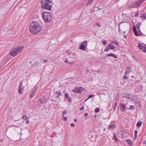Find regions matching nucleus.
<instances>
[{
	"label": "nucleus",
	"mask_w": 146,
	"mask_h": 146,
	"mask_svg": "<svg viewBox=\"0 0 146 146\" xmlns=\"http://www.w3.org/2000/svg\"><path fill=\"white\" fill-rule=\"evenodd\" d=\"M42 27L36 21H33L31 23V26L29 27V30L31 32L35 35L41 31Z\"/></svg>",
	"instance_id": "nucleus-1"
},
{
	"label": "nucleus",
	"mask_w": 146,
	"mask_h": 146,
	"mask_svg": "<svg viewBox=\"0 0 146 146\" xmlns=\"http://www.w3.org/2000/svg\"><path fill=\"white\" fill-rule=\"evenodd\" d=\"M41 3L42 9L51 10L52 5L50 4L51 2L50 0H42Z\"/></svg>",
	"instance_id": "nucleus-2"
},
{
	"label": "nucleus",
	"mask_w": 146,
	"mask_h": 146,
	"mask_svg": "<svg viewBox=\"0 0 146 146\" xmlns=\"http://www.w3.org/2000/svg\"><path fill=\"white\" fill-rule=\"evenodd\" d=\"M42 16L44 20L46 23H48L51 21V15L50 13L44 11L42 13Z\"/></svg>",
	"instance_id": "nucleus-3"
},
{
	"label": "nucleus",
	"mask_w": 146,
	"mask_h": 146,
	"mask_svg": "<svg viewBox=\"0 0 146 146\" xmlns=\"http://www.w3.org/2000/svg\"><path fill=\"white\" fill-rule=\"evenodd\" d=\"M23 48V46L18 47L17 48H13L10 52V54L14 56L17 54L18 53L20 52Z\"/></svg>",
	"instance_id": "nucleus-4"
},
{
	"label": "nucleus",
	"mask_w": 146,
	"mask_h": 146,
	"mask_svg": "<svg viewBox=\"0 0 146 146\" xmlns=\"http://www.w3.org/2000/svg\"><path fill=\"white\" fill-rule=\"evenodd\" d=\"M145 0H138L130 6L131 8L137 7L140 6Z\"/></svg>",
	"instance_id": "nucleus-5"
},
{
	"label": "nucleus",
	"mask_w": 146,
	"mask_h": 146,
	"mask_svg": "<svg viewBox=\"0 0 146 146\" xmlns=\"http://www.w3.org/2000/svg\"><path fill=\"white\" fill-rule=\"evenodd\" d=\"M137 31L136 27L134 26L133 27V30L135 36H141L142 35V33L141 32V30L140 29H137Z\"/></svg>",
	"instance_id": "nucleus-6"
},
{
	"label": "nucleus",
	"mask_w": 146,
	"mask_h": 146,
	"mask_svg": "<svg viewBox=\"0 0 146 146\" xmlns=\"http://www.w3.org/2000/svg\"><path fill=\"white\" fill-rule=\"evenodd\" d=\"M82 88V87L78 88L75 87L74 89L72 91L75 93L80 94L82 92V90L81 89Z\"/></svg>",
	"instance_id": "nucleus-7"
},
{
	"label": "nucleus",
	"mask_w": 146,
	"mask_h": 146,
	"mask_svg": "<svg viewBox=\"0 0 146 146\" xmlns=\"http://www.w3.org/2000/svg\"><path fill=\"white\" fill-rule=\"evenodd\" d=\"M22 82L21 81L20 82L19 86L18 93L19 94H21L22 93V90H23L24 88L22 86Z\"/></svg>",
	"instance_id": "nucleus-8"
},
{
	"label": "nucleus",
	"mask_w": 146,
	"mask_h": 146,
	"mask_svg": "<svg viewBox=\"0 0 146 146\" xmlns=\"http://www.w3.org/2000/svg\"><path fill=\"white\" fill-rule=\"evenodd\" d=\"M13 137L15 138V141H17L19 140L20 137V133L18 132L13 136Z\"/></svg>",
	"instance_id": "nucleus-9"
},
{
	"label": "nucleus",
	"mask_w": 146,
	"mask_h": 146,
	"mask_svg": "<svg viewBox=\"0 0 146 146\" xmlns=\"http://www.w3.org/2000/svg\"><path fill=\"white\" fill-rule=\"evenodd\" d=\"M126 107L124 103H121V104L120 109L122 112H123L126 108Z\"/></svg>",
	"instance_id": "nucleus-10"
},
{
	"label": "nucleus",
	"mask_w": 146,
	"mask_h": 146,
	"mask_svg": "<svg viewBox=\"0 0 146 146\" xmlns=\"http://www.w3.org/2000/svg\"><path fill=\"white\" fill-rule=\"evenodd\" d=\"M37 90V89L35 88V89H34L33 90V91L32 92L30 96V98H33L34 95L35 94V92H36V91Z\"/></svg>",
	"instance_id": "nucleus-11"
},
{
	"label": "nucleus",
	"mask_w": 146,
	"mask_h": 146,
	"mask_svg": "<svg viewBox=\"0 0 146 146\" xmlns=\"http://www.w3.org/2000/svg\"><path fill=\"white\" fill-rule=\"evenodd\" d=\"M131 94H126V95L125 96V97H126L127 98L129 99L130 100H133V98L130 97Z\"/></svg>",
	"instance_id": "nucleus-12"
},
{
	"label": "nucleus",
	"mask_w": 146,
	"mask_h": 146,
	"mask_svg": "<svg viewBox=\"0 0 146 146\" xmlns=\"http://www.w3.org/2000/svg\"><path fill=\"white\" fill-rule=\"evenodd\" d=\"M80 48L82 50H85L86 49L85 46L84 44H81L80 46Z\"/></svg>",
	"instance_id": "nucleus-13"
},
{
	"label": "nucleus",
	"mask_w": 146,
	"mask_h": 146,
	"mask_svg": "<svg viewBox=\"0 0 146 146\" xmlns=\"http://www.w3.org/2000/svg\"><path fill=\"white\" fill-rule=\"evenodd\" d=\"M127 70L126 71L125 73V74L129 73L131 71L130 69V68L129 66L127 67Z\"/></svg>",
	"instance_id": "nucleus-14"
},
{
	"label": "nucleus",
	"mask_w": 146,
	"mask_h": 146,
	"mask_svg": "<svg viewBox=\"0 0 146 146\" xmlns=\"http://www.w3.org/2000/svg\"><path fill=\"white\" fill-rule=\"evenodd\" d=\"M108 46L110 48V49H114L115 48V47L113 45H111V44H110Z\"/></svg>",
	"instance_id": "nucleus-15"
},
{
	"label": "nucleus",
	"mask_w": 146,
	"mask_h": 146,
	"mask_svg": "<svg viewBox=\"0 0 146 146\" xmlns=\"http://www.w3.org/2000/svg\"><path fill=\"white\" fill-rule=\"evenodd\" d=\"M94 136L93 135H92V137H91L90 138V140L92 142H95L96 141V139L95 137H94V138H93Z\"/></svg>",
	"instance_id": "nucleus-16"
},
{
	"label": "nucleus",
	"mask_w": 146,
	"mask_h": 146,
	"mask_svg": "<svg viewBox=\"0 0 146 146\" xmlns=\"http://www.w3.org/2000/svg\"><path fill=\"white\" fill-rule=\"evenodd\" d=\"M138 47L141 50H143L144 48L145 47V46L141 45V44L139 43L138 46Z\"/></svg>",
	"instance_id": "nucleus-17"
},
{
	"label": "nucleus",
	"mask_w": 146,
	"mask_h": 146,
	"mask_svg": "<svg viewBox=\"0 0 146 146\" xmlns=\"http://www.w3.org/2000/svg\"><path fill=\"white\" fill-rule=\"evenodd\" d=\"M108 56H113L115 58H117V57L113 53H110L108 54Z\"/></svg>",
	"instance_id": "nucleus-18"
},
{
	"label": "nucleus",
	"mask_w": 146,
	"mask_h": 146,
	"mask_svg": "<svg viewBox=\"0 0 146 146\" xmlns=\"http://www.w3.org/2000/svg\"><path fill=\"white\" fill-rule=\"evenodd\" d=\"M142 122L141 121L138 122L136 125L137 127L139 128L140 127L142 124Z\"/></svg>",
	"instance_id": "nucleus-19"
},
{
	"label": "nucleus",
	"mask_w": 146,
	"mask_h": 146,
	"mask_svg": "<svg viewBox=\"0 0 146 146\" xmlns=\"http://www.w3.org/2000/svg\"><path fill=\"white\" fill-rule=\"evenodd\" d=\"M141 25V23H138L136 25V27L137 29H140V27Z\"/></svg>",
	"instance_id": "nucleus-20"
},
{
	"label": "nucleus",
	"mask_w": 146,
	"mask_h": 146,
	"mask_svg": "<svg viewBox=\"0 0 146 146\" xmlns=\"http://www.w3.org/2000/svg\"><path fill=\"white\" fill-rule=\"evenodd\" d=\"M56 93L57 94V96L56 97V98L59 97V96L61 95V92H56Z\"/></svg>",
	"instance_id": "nucleus-21"
},
{
	"label": "nucleus",
	"mask_w": 146,
	"mask_h": 146,
	"mask_svg": "<svg viewBox=\"0 0 146 146\" xmlns=\"http://www.w3.org/2000/svg\"><path fill=\"white\" fill-rule=\"evenodd\" d=\"M22 119H23V120H25L27 119V115H25L22 117Z\"/></svg>",
	"instance_id": "nucleus-22"
},
{
	"label": "nucleus",
	"mask_w": 146,
	"mask_h": 146,
	"mask_svg": "<svg viewBox=\"0 0 146 146\" xmlns=\"http://www.w3.org/2000/svg\"><path fill=\"white\" fill-rule=\"evenodd\" d=\"M127 143L129 144L130 145H131L132 144V141L130 139H128L127 140Z\"/></svg>",
	"instance_id": "nucleus-23"
},
{
	"label": "nucleus",
	"mask_w": 146,
	"mask_h": 146,
	"mask_svg": "<svg viewBox=\"0 0 146 146\" xmlns=\"http://www.w3.org/2000/svg\"><path fill=\"white\" fill-rule=\"evenodd\" d=\"M38 102L40 103H44L45 102V100H44H44H43L42 99H40L38 100Z\"/></svg>",
	"instance_id": "nucleus-24"
},
{
	"label": "nucleus",
	"mask_w": 146,
	"mask_h": 146,
	"mask_svg": "<svg viewBox=\"0 0 146 146\" xmlns=\"http://www.w3.org/2000/svg\"><path fill=\"white\" fill-rule=\"evenodd\" d=\"M117 102H115V104H114V107L113 108V110H115V109H116V106H117Z\"/></svg>",
	"instance_id": "nucleus-25"
},
{
	"label": "nucleus",
	"mask_w": 146,
	"mask_h": 146,
	"mask_svg": "<svg viewBox=\"0 0 146 146\" xmlns=\"http://www.w3.org/2000/svg\"><path fill=\"white\" fill-rule=\"evenodd\" d=\"M130 110H133L135 109V108L133 106L131 105L130 107V108H129Z\"/></svg>",
	"instance_id": "nucleus-26"
},
{
	"label": "nucleus",
	"mask_w": 146,
	"mask_h": 146,
	"mask_svg": "<svg viewBox=\"0 0 146 146\" xmlns=\"http://www.w3.org/2000/svg\"><path fill=\"white\" fill-rule=\"evenodd\" d=\"M113 137L114 139H115V141H117V139L116 137V135L115 133H113Z\"/></svg>",
	"instance_id": "nucleus-27"
},
{
	"label": "nucleus",
	"mask_w": 146,
	"mask_h": 146,
	"mask_svg": "<svg viewBox=\"0 0 146 146\" xmlns=\"http://www.w3.org/2000/svg\"><path fill=\"white\" fill-rule=\"evenodd\" d=\"M140 17L141 18H143V19H145V15L144 14L141 15V16H140Z\"/></svg>",
	"instance_id": "nucleus-28"
},
{
	"label": "nucleus",
	"mask_w": 146,
	"mask_h": 146,
	"mask_svg": "<svg viewBox=\"0 0 146 146\" xmlns=\"http://www.w3.org/2000/svg\"><path fill=\"white\" fill-rule=\"evenodd\" d=\"M67 113V112L66 110L62 112V117H63V116H64V115L65 114H66Z\"/></svg>",
	"instance_id": "nucleus-29"
},
{
	"label": "nucleus",
	"mask_w": 146,
	"mask_h": 146,
	"mask_svg": "<svg viewBox=\"0 0 146 146\" xmlns=\"http://www.w3.org/2000/svg\"><path fill=\"white\" fill-rule=\"evenodd\" d=\"M100 109L99 108H97L95 109V111L96 112H98L99 111Z\"/></svg>",
	"instance_id": "nucleus-30"
},
{
	"label": "nucleus",
	"mask_w": 146,
	"mask_h": 146,
	"mask_svg": "<svg viewBox=\"0 0 146 146\" xmlns=\"http://www.w3.org/2000/svg\"><path fill=\"white\" fill-rule=\"evenodd\" d=\"M109 127L110 128H111V129H113V128H115V125H110L109 126Z\"/></svg>",
	"instance_id": "nucleus-31"
},
{
	"label": "nucleus",
	"mask_w": 146,
	"mask_h": 146,
	"mask_svg": "<svg viewBox=\"0 0 146 146\" xmlns=\"http://www.w3.org/2000/svg\"><path fill=\"white\" fill-rule=\"evenodd\" d=\"M110 49V48L108 46L107 48H106L105 50H104L105 51H108Z\"/></svg>",
	"instance_id": "nucleus-32"
},
{
	"label": "nucleus",
	"mask_w": 146,
	"mask_h": 146,
	"mask_svg": "<svg viewBox=\"0 0 146 146\" xmlns=\"http://www.w3.org/2000/svg\"><path fill=\"white\" fill-rule=\"evenodd\" d=\"M87 42H88L87 40H85L83 42V43L85 44L86 46H87Z\"/></svg>",
	"instance_id": "nucleus-33"
},
{
	"label": "nucleus",
	"mask_w": 146,
	"mask_h": 146,
	"mask_svg": "<svg viewBox=\"0 0 146 146\" xmlns=\"http://www.w3.org/2000/svg\"><path fill=\"white\" fill-rule=\"evenodd\" d=\"M103 42V44L104 45H106V44L107 43V41L106 40H102V41Z\"/></svg>",
	"instance_id": "nucleus-34"
},
{
	"label": "nucleus",
	"mask_w": 146,
	"mask_h": 146,
	"mask_svg": "<svg viewBox=\"0 0 146 146\" xmlns=\"http://www.w3.org/2000/svg\"><path fill=\"white\" fill-rule=\"evenodd\" d=\"M96 25L97 26H98L99 27H100L101 25H100V23L99 22H97L96 23Z\"/></svg>",
	"instance_id": "nucleus-35"
},
{
	"label": "nucleus",
	"mask_w": 146,
	"mask_h": 146,
	"mask_svg": "<svg viewBox=\"0 0 146 146\" xmlns=\"http://www.w3.org/2000/svg\"><path fill=\"white\" fill-rule=\"evenodd\" d=\"M65 96L66 98H68V95L67 94L65 93Z\"/></svg>",
	"instance_id": "nucleus-36"
},
{
	"label": "nucleus",
	"mask_w": 146,
	"mask_h": 146,
	"mask_svg": "<svg viewBox=\"0 0 146 146\" xmlns=\"http://www.w3.org/2000/svg\"><path fill=\"white\" fill-rule=\"evenodd\" d=\"M65 120V121H66L67 120V118L66 117H64V116H63V117H62Z\"/></svg>",
	"instance_id": "nucleus-37"
},
{
	"label": "nucleus",
	"mask_w": 146,
	"mask_h": 146,
	"mask_svg": "<svg viewBox=\"0 0 146 146\" xmlns=\"http://www.w3.org/2000/svg\"><path fill=\"white\" fill-rule=\"evenodd\" d=\"M94 96V95H90L89 96V97H88V98L89 99V98H90L91 97H93Z\"/></svg>",
	"instance_id": "nucleus-38"
},
{
	"label": "nucleus",
	"mask_w": 146,
	"mask_h": 146,
	"mask_svg": "<svg viewBox=\"0 0 146 146\" xmlns=\"http://www.w3.org/2000/svg\"><path fill=\"white\" fill-rule=\"evenodd\" d=\"M143 51L145 52H146V47H145L144 48L143 50Z\"/></svg>",
	"instance_id": "nucleus-39"
},
{
	"label": "nucleus",
	"mask_w": 146,
	"mask_h": 146,
	"mask_svg": "<svg viewBox=\"0 0 146 146\" xmlns=\"http://www.w3.org/2000/svg\"><path fill=\"white\" fill-rule=\"evenodd\" d=\"M65 62H67L68 63H71L70 62H69L68 61V60L67 59H66L65 60Z\"/></svg>",
	"instance_id": "nucleus-40"
},
{
	"label": "nucleus",
	"mask_w": 146,
	"mask_h": 146,
	"mask_svg": "<svg viewBox=\"0 0 146 146\" xmlns=\"http://www.w3.org/2000/svg\"><path fill=\"white\" fill-rule=\"evenodd\" d=\"M123 78L124 79H127V76L126 75H125L124 76Z\"/></svg>",
	"instance_id": "nucleus-41"
},
{
	"label": "nucleus",
	"mask_w": 146,
	"mask_h": 146,
	"mask_svg": "<svg viewBox=\"0 0 146 146\" xmlns=\"http://www.w3.org/2000/svg\"><path fill=\"white\" fill-rule=\"evenodd\" d=\"M70 125L72 126H73V127H74L75 125L73 123H71V124Z\"/></svg>",
	"instance_id": "nucleus-42"
},
{
	"label": "nucleus",
	"mask_w": 146,
	"mask_h": 146,
	"mask_svg": "<svg viewBox=\"0 0 146 146\" xmlns=\"http://www.w3.org/2000/svg\"><path fill=\"white\" fill-rule=\"evenodd\" d=\"M93 0H89L88 3H90L92 2Z\"/></svg>",
	"instance_id": "nucleus-43"
},
{
	"label": "nucleus",
	"mask_w": 146,
	"mask_h": 146,
	"mask_svg": "<svg viewBox=\"0 0 146 146\" xmlns=\"http://www.w3.org/2000/svg\"><path fill=\"white\" fill-rule=\"evenodd\" d=\"M84 108V107L83 106H82L81 108H80V110H82Z\"/></svg>",
	"instance_id": "nucleus-44"
},
{
	"label": "nucleus",
	"mask_w": 146,
	"mask_h": 146,
	"mask_svg": "<svg viewBox=\"0 0 146 146\" xmlns=\"http://www.w3.org/2000/svg\"><path fill=\"white\" fill-rule=\"evenodd\" d=\"M137 137V134H135L134 137L135 139H136Z\"/></svg>",
	"instance_id": "nucleus-45"
},
{
	"label": "nucleus",
	"mask_w": 146,
	"mask_h": 146,
	"mask_svg": "<svg viewBox=\"0 0 146 146\" xmlns=\"http://www.w3.org/2000/svg\"><path fill=\"white\" fill-rule=\"evenodd\" d=\"M48 60H46V59H45L44 60V61H43V62L44 63H45L46 62H47V61H48Z\"/></svg>",
	"instance_id": "nucleus-46"
},
{
	"label": "nucleus",
	"mask_w": 146,
	"mask_h": 146,
	"mask_svg": "<svg viewBox=\"0 0 146 146\" xmlns=\"http://www.w3.org/2000/svg\"><path fill=\"white\" fill-rule=\"evenodd\" d=\"M14 120V119H13ZM20 119H14V121H17L19 120Z\"/></svg>",
	"instance_id": "nucleus-47"
},
{
	"label": "nucleus",
	"mask_w": 146,
	"mask_h": 146,
	"mask_svg": "<svg viewBox=\"0 0 146 146\" xmlns=\"http://www.w3.org/2000/svg\"><path fill=\"white\" fill-rule=\"evenodd\" d=\"M134 133H135V134H137L138 132L137 131L135 130Z\"/></svg>",
	"instance_id": "nucleus-48"
},
{
	"label": "nucleus",
	"mask_w": 146,
	"mask_h": 146,
	"mask_svg": "<svg viewBox=\"0 0 146 146\" xmlns=\"http://www.w3.org/2000/svg\"><path fill=\"white\" fill-rule=\"evenodd\" d=\"M88 115V114L87 113H86L85 114H84V115L85 116H87Z\"/></svg>",
	"instance_id": "nucleus-49"
},
{
	"label": "nucleus",
	"mask_w": 146,
	"mask_h": 146,
	"mask_svg": "<svg viewBox=\"0 0 146 146\" xmlns=\"http://www.w3.org/2000/svg\"><path fill=\"white\" fill-rule=\"evenodd\" d=\"M29 123V121L28 120H27L26 121V123L27 124H28Z\"/></svg>",
	"instance_id": "nucleus-50"
},
{
	"label": "nucleus",
	"mask_w": 146,
	"mask_h": 146,
	"mask_svg": "<svg viewBox=\"0 0 146 146\" xmlns=\"http://www.w3.org/2000/svg\"><path fill=\"white\" fill-rule=\"evenodd\" d=\"M68 101L70 102H71V101H70V98H69L68 99Z\"/></svg>",
	"instance_id": "nucleus-51"
},
{
	"label": "nucleus",
	"mask_w": 146,
	"mask_h": 146,
	"mask_svg": "<svg viewBox=\"0 0 146 146\" xmlns=\"http://www.w3.org/2000/svg\"><path fill=\"white\" fill-rule=\"evenodd\" d=\"M115 43L116 44H118V43L117 42H115Z\"/></svg>",
	"instance_id": "nucleus-52"
},
{
	"label": "nucleus",
	"mask_w": 146,
	"mask_h": 146,
	"mask_svg": "<svg viewBox=\"0 0 146 146\" xmlns=\"http://www.w3.org/2000/svg\"><path fill=\"white\" fill-rule=\"evenodd\" d=\"M3 140L2 139H1L0 141L1 142H3Z\"/></svg>",
	"instance_id": "nucleus-53"
},
{
	"label": "nucleus",
	"mask_w": 146,
	"mask_h": 146,
	"mask_svg": "<svg viewBox=\"0 0 146 146\" xmlns=\"http://www.w3.org/2000/svg\"><path fill=\"white\" fill-rule=\"evenodd\" d=\"M88 99H89V98H87V99H86L85 100V101H86V100H88Z\"/></svg>",
	"instance_id": "nucleus-54"
},
{
	"label": "nucleus",
	"mask_w": 146,
	"mask_h": 146,
	"mask_svg": "<svg viewBox=\"0 0 146 146\" xmlns=\"http://www.w3.org/2000/svg\"><path fill=\"white\" fill-rule=\"evenodd\" d=\"M74 121L75 122H76L77 121V119H74Z\"/></svg>",
	"instance_id": "nucleus-55"
},
{
	"label": "nucleus",
	"mask_w": 146,
	"mask_h": 146,
	"mask_svg": "<svg viewBox=\"0 0 146 146\" xmlns=\"http://www.w3.org/2000/svg\"><path fill=\"white\" fill-rule=\"evenodd\" d=\"M143 143H144V144L146 143V141H145V142H144Z\"/></svg>",
	"instance_id": "nucleus-56"
},
{
	"label": "nucleus",
	"mask_w": 146,
	"mask_h": 146,
	"mask_svg": "<svg viewBox=\"0 0 146 146\" xmlns=\"http://www.w3.org/2000/svg\"><path fill=\"white\" fill-rule=\"evenodd\" d=\"M138 15V13L137 12V15H136V16Z\"/></svg>",
	"instance_id": "nucleus-57"
},
{
	"label": "nucleus",
	"mask_w": 146,
	"mask_h": 146,
	"mask_svg": "<svg viewBox=\"0 0 146 146\" xmlns=\"http://www.w3.org/2000/svg\"><path fill=\"white\" fill-rule=\"evenodd\" d=\"M126 37V36H124V38H125Z\"/></svg>",
	"instance_id": "nucleus-58"
},
{
	"label": "nucleus",
	"mask_w": 146,
	"mask_h": 146,
	"mask_svg": "<svg viewBox=\"0 0 146 146\" xmlns=\"http://www.w3.org/2000/svg\"><path fill=\"white\" fill-rule=\"evenodd\" d=\"M31 63V62H30V63Z\"/></svg>",
	"instance_id": "nucleus-59"
},
{
	"label": "nucleus",
	"mask_w": 146,
	"mask_h": 146,
	"mask_svg": "<svg viewBox=\"0 0 146 146\" xmlns=\"http://www.w3.org/2000/svg\"><path fill=\"white\" fill-rule=\"evenodd\" d=\"M99 71V70H98V71Z\"/></svg>",
	"instance_id": "nucleus-60"
},
{
	"label": "nucleus",
	"mask_w": 146,
	"mask_h": 146,
	"mask_svg": "<svg viewBox=\"0 0 146 146\" xmlns=\"http://www.w3.org/2000/svg\"><path fill=\"white\" fill-rule=\"evenodd\" d=\"M82 146H84V145H82Z\"/></svg>",
	"instance_id": "nucleus-61"
}]
</instances>
